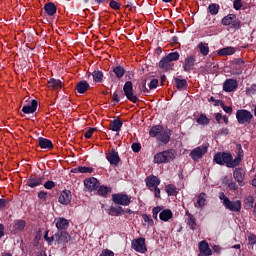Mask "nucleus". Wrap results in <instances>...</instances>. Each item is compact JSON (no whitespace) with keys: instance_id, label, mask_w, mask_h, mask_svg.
Here are the masks:
<instances>
[{"instance_id":"1","label":"nucleus","mask_w":256,"mask_h":256,"mask_svg":"<svg viewBox=\"0 0 256 256\" xmlns=\"http://www.w3.org/2000/svg\"><path fill=\"white\" fill-rule=\"evenodd\" d=\"M241 159H243V150L240 149L238 152V155L235 159H233V156L230 153L225 152H219L214 155V163H217V165H226V167H237L239 163H241Z\"/></svg>"},{"instance_id":"2","label":"nucleus","mask_w":256,"mask_h":256,"mask_svg":"<svg viewBox=\"0 0 256 256\" xmlns=\"http://www.w3.org/2000/svg\"><path fill=\"white\" fill-rule=\"evenodd\" d=\"M219 199L222 201L224 207L229 209V211H234V213H239V211H241V200L231 201L223 192L219 193Z\"/></svg>"},{"instance_id":"3","label":"nucleus","mask_w":256,"mask_h":256,"mask_svg":"<svg viewBox=\"0 0 256 256\" xmlns=\"http://www.w3.org/2000/svg\"><path fill=\"white\" fill-rule=\"evenodd\" d=\"M175 159V151L173 150H166L160 153H157L154 156V163H169V161H173Z\"/></svg>"},{"instance_id":"4","label":"nucleus","mask_w":256,"mask_h":256,"mask_svg":"<svg viewBox=\"0 0 256 256\" xmlns=\"http://www.w3.org/2000/svg\"><path fill=\"white\" fill-rule=\"evenodd\" d=\"M236 119L239 125H245V123H251L253 119V114L246 109L237 110Z\"/></svg>"},{"instance_id":"5","label":"nucleus","mask_w":256,"mask_h":256,"mask_svg":"<svg viewBox=\"0 0 256 256\" xmlns=\"http://www.w3.org/2000/svg\"><path fill=\"white\" fill-rule=\"evenodd\" d=\"M112 201L116 205H122L123 207H129L131 205V197L123 193L113 194Z\"/></svg>"},{"instance_id":"6","label":"nucleus","mask_w":256,"mask_h":256,"mask_svg":"<svg viewBox=\"0 0 256 256\" xmlns=\"http://www.w3.org/2000/svg\"><path fill=\"white\" fill-rule=\"evenodd\" d=\"M54 239L57 245H60L61 247H65V245H67V243L71 241V235H69L67 231H60L54 235Z\"/></svg>"},{"instance_id":"7","label":"nucleus","mask_w":256,"mask_h":256,"mask_svg":"<svg viewBox=\"0 0 256 256\" xmlns=\"http://www.w3.org/2000/svg\"><path fill=\"white\" fill-rule=\"evenodd\" d=\"M207 149V145H201L194 148L190 153L191 159H193V161H199V159L203 158V155L207 153Z\"/></svg>"},{"instance_id":"8","label":"nucleus","mask_w":256,"mask_h":256,"mask_svg":"<svg viewBox=\"0 0 256 256\" xmlns=\"http://www.w3.org/2000/svg\"><path fill=\"white\" fill-rule=\"evenodd\" d=\"M123 91L127 99L132 101V103L139 101V98L133 94V83H131V81L125 83Z\"/></svg>"},{"instance_id":"9","label":"nucleus","mask_w":256,"mask_h":256,"mask_svg":"<svg viewBox=\"0 0 256 256\" xmlns=\"http://www.w3.org/2000/svg\"><path fill=\"white\" fill-rule=\"evenodd\" d=\"M99 180L97 178L92 177V178H87L84 180V187L86 190L89 191V193H93V191H97L99 189Z\"/></svg>"},{"instance_id":"10","label":"nucleus","mask_w":256,"mask_h":256,"mask_svg":"<svg viewBox=\"0 0 256 256\" xmlns=\"http://www.w3.org/2000/svg\"><path fill=\"white\" fill-rule=\"evenodd\" d=\"M132 249L137 251V253H145L147 251V246L145 245V238H137L132 241Z\"/></svg>"},{"instance_id":"11","label":"nucleus","mask_w":256,"mask_h":256,"mask_svg":"<svg viewBox=\"0 0 256 256\" xmlns=\"http://www.w3.org/2000/svg\"><path fill=\"white\" fill-rule=\"evenodd\" d=\"M222 25H232L234 29H239L240 23L235 14H229L222 19Z\"/></svg>"},{"instance_id":"12","label":"nucleus","mask_w":256,"mask_h":256,"mask_svg":"<svg viewBox=\"0 0 256 256\" xmlns=\"http://www.w3.org/2000/svg\"><path fill=\"white\" fill-rule=\"evenodd\" d=\"M238 86L239 84L237 83V80L227 79L223 83V91H225V93H233V91H237Z\"/></svg>"},{"instance_id":"13","label":"nucleus","mask_w":256,"mask_h":256,"mask_svg":"<svg viewBox=\"0 0 256 256\" xmlns=\"http://www.w3.org/2000/svg\"><path fill=\"white\" fill-rule=\"evenodd\" d=\"M199 248V254L198 256H211L213 255V251L209 247V243L207 241H201L198 245Z\"/></svg>"},{"instance_id":"14","label":"nucleus","mask_w":256,"mask_h":256,"mask_svg":"<svg viewBox=\"0 0 256 256\" xmlns=\"http://www.w3.org/2000/svg\"><path fill=\"white\" fill-rule=\"evenodd\" d=\"M54 223L58 231H65V229L69 228V220L64 217L55 218Z\"/></svg>"},{"instance_id":"15","label":"nucleus","mask_w":256,"mask_h":256,"mask_svg":"<svg viewBox=\"0 0 256 256\" xmlns=\"http://www.w3.org/2000/svg\"><path fill=\"white\" fill-rule=\"evenodd\" d=\"M233 175H234L235 181H237L240 187H243L245 185V182H244L245 170L241 168H236Z\"/></svg>"},{"instance_id":"16","label":"nucleus","mask_w":256,"mask_h":256,"mask_svg":"<svg viewBox=\"0 0 256 256\" xmlns=\"http://www.w3.org/2000/svg\"><path fill=\"white\" fill-rule=\"evenodd\" d=\"M146 185L150 191H153V189L159 187V184L161 183V180L157 178L156 176H148L146 179Z\"/></svg>"},{"instance_id":"17","label":"nucleus","mask_w":256,"mask_h":256,"mask_svg":"<svg viewBox=\"0 0 256 256\" xmlns=\"http://www.w3.org/2000/svg\"><path fill=\"white\" fill-rule=\"evenodd\" d=\"M71 191L69 190H64L61 192L58 201L59 203H61V205H69V203H71Z\"/></svg>"},{"instance_id":"18","label":"nucleus","mask_w":256,"mask_h":256,"mask_svg":"<svg viewBox=\"0 0 256 256\" xmlns=\"http://www.w3.org/2000/svg\"><path fill=\"white\" fill-rule=\"evenodd\" d=\"M37 100H32L30 104L24 105L22 107V113L29 115L31 113H35L37 111Z\"/></svg>"},{"instance_id":"19","label":"nucleus","mask_w":256,"mask_h":256,"mask_svg":"<svg viewBox=\"0 0 256 256\" xmlns=\"http://www.w3.org/2000/svg\"><path fill=\"white\" fill-rule=\"evenodd\" d=\"M107 160L109 161L110 165H119V161H121V158H119V153L112 149L107 154Z\"/></svg>"},{"instance_id":"20","label":"nucleus","mask_w":256,"mask_h":256,"mask_svg":"<svg viewBox=\"0 0 256 256\" xmlns=\"http://www.w3.org/2000/svg\"><path fill=\"white\" fill-rule=\"evenodd\" d=\"M205 205H207V194L201 193L197 197V200L194 203V207H196V209H203Z\"/></svg>"},{"instance_id":"21","label":"nucleus","mask_w":256,"mask_h":256,"mask_svg":"<svg viewBox=\"0 0 256 256\" xmlns=\"http://www.w3.org/2000/svg\"><path fill=\"white\" fill-rule=\"evenodd\" d=\"M159 67L164 71H171V69H173L174 67V64L170 59H168L167 57H164L160 60Z\"/></svg>"},{"instance_id":"22","label":"nucleus","mask_w":256,"mask_h":256,"mask_svg":"<svg viewBox=\"0 0 256 256\" xmlns=\"http://www.w3.org/2000/svg\"><path fill=\"white\" fill-rule=\"evenodd\" d=\"M42 183H43V177L31 176L27 180L28 187H31L32 189L35 187H39V185H42Z\"/></svg>"},{"instance_id":"23","label":"nucleus","mask_w":256,"mask_h":256,"mask_svg":"<svg viewBox=\"0 0 256 256\" xmlns=\"http://www.w3.org/2000/svg\"><path fill=\"white\" fill-rule=\"evenodd\" d=\"M62 87H63V83L61 82V80L51 78L48 81V89H50L51 91H57V89H61Z\"/></svg>"},{"instance_id":"24","label":"nucleus","mask_w":256,"mask_h":256,"mask_svg":"<svg viewBox=\"0 0 256 256\" xmlns=\"http://www.w3.org/2000/svg\"><path fill=\"white\" fill-rule=\"evenodd\" d=\"M44 11L49 15L50 17H53L57 13V6L53 4V2H48L44 5Z\"/></svg>"},{"instance_id":"25","label":"nucleus","mask_w":256,"mask_h":256,"mask_svg":"<svg viewBox=\"0 0 256 256\" xmlns=\"http://www.w3.org/2000/svg\"><path fill=\"white\" fill-rule=\"evenodd\" d=\"M183 67L186 71H192L193 67H195V58L193 56L186 57Z\"/></svg>"},{"instance_id":"26","label":"nucleus","mask_w":256,"mask_h":256,"mask_svg":"<svg viewBox=\"0 0 256 256\" xmlns=\"http://www.w3.org/2000/svg\"><path fill=\"white\" fill-rule=\"evenodd\" d=\"M38 145L41 147V149H53V142L46 138L40 137L38 139Z\"/></svg>"},{"instance_id":"27","label":"nucleus","mask_w":256,"mask_h":256,"mask_svg":"<svg viewBox=\"0 0 256 256\" xmlns=\"http://www.w3.org/2000/svg\"><path fill=\"white\" fill-rule=\"evenodd\" d=\"M161 221H169V219L173 218V212L170 209H165L159 214Z\"/></svg>"},{"instance_id":"28","label":"nucleus","mask_w":256,"mask_h":256,"mask_svg":"<svg viewBox=\"0 0 256 256\" xmlns=\"http://www.w3.org/2000/svg\"><path fill=\"white\" fill-rule=\"evenodd\" d=\"M158 139L159 141H161V143H164L165 145H167V143H169V141L171 140V131L170 130L164 131L163 133L160 134Z\"/></svg>"},{"instance_id":"29","label":"nucleus","mask_w":256,"mask_h":256,"mask_svg":"<svg viewBox=\"0 0 256 256\" xmlns=\"http://www.w3.org/2000/svg\"><path fill=\"white\" fill-rule=\"evenodd\" d=\"M123 213H125V210L123 209V207L118 206V207H111L108 210V214L113 216H119V215H123Z\"/></svg>"},{"instance_id":"30","label":"nucleus","mask_w":256,"mask_h":256,"mask_svg":"<svg viewBox=\"0 0 256 256\" xmlns=\"http://www.w3.org/2000/svg\"><path fill=\"white\" fill-rule=\"evenodd\" d=\"M76 89L78 93L83 94L89 89V83H87V81H80L77 84Z\"/></svg>"},{"instance_id":"31","label":"nucleus","mask_w":256,"mask_h":256,"mask_svg":"<svg viewBox=\"0 0 256 256\" xmlns=\"http://www.w3.org/2000/svg\"><path fill=\"white\" fill-rule=\"evenodd\" d=\"M235 53V48L234 47H226L222 48L218 51V55L222 57H227V55H233Z\"/></svg>"},{"instance_id":"32","label":"nucleus","mask_w":256,"mask_h":256,"mask_svg":"<svg viewBox=\"0 0 256 256\" xmlns=\"http://www.w3.org/2000/svg\"><path fill=\"white\" fill-rule=\"evenodd\" d=\"M121 127H123V122L121 120H113L110 123V129L112 131H121Z\"/></svg>"},{"instance_id":"33","label":"nucleus","mask_w":256,"mask_h":256,"mask_svg":"<svg viewBox=\"0 0 256 256\" xmlns=\"http://www.w3.org/2000/svg\"><path fill=\"white\" fill-rule=\"evenodd\" d=\"M98 195H101V197H107L108 193H111V187L108 186H100L97 191Z\"/></svg>"},{"instance_id":"34","label":"nucleus","mask_w":256,"mask_h":256,"mask_svg":"<svg viewBox=\"0 0 256 256\" xmlns=\"http://www.w3.org/2000/svg\"><path fill=\"white\" fill-rule=\"evenodd\" d=\"M198 49L204 56L209 55V44L201 42L198 44Z\"/></svg>"},{"instance_id":"35","label":"nucleus","mask_w":256,"mask_h":256,"mask_svg":"<svg viewBox=\"0 0 256 256\" xmlns=\"http://www.w3.org/2000/svg\"><path fill=\"white\" fill-rule=\"evenodd\" d=\"M73 173H93V168L85 167V166H80L78 168H75L73 170Z\"/></svg>"},{"instance_id":"36","label":"nucleus","mask_w":256,"mask_h":256,"mask_svg":"<svg viewBox=\"0 0 256 256\" xmlns=\"http://www.w3.org/2000/svg\"><path fill=\"white\" fill-rule=\"evenodd\" d=\"M161 131H163V127H161L160 125L153 126L149 131L150 137H157V135H159Z\"/></svg>"},{"instance_id":"37","label":"nucleus","mask_w":256,"mask_h":256,"mask_svg":"<svg viewBox=\"0 0 256 256\" xmlns=\"http://www.w3.org/2000/svg\"><path fill=\"white\" fill-rule=\"evenodd\" d=\"M113 73L116 75L118 79H121L123 75H125V68L121 66H117L113 69Z\"/></svg>"},{"instance_id":"38","label":"nucleus","mask_w":256,"mask_h":256,"mask_svg":"<svg viewBox=\"0 0 256 256\" xmlns=\"http://www.w3.org/2000/svg\"><path fill=\"white\" fill-rule=\"evenodd\" d=\"M25 220H16L14 222V229L15 231H23V229H25Z\"/></svg>"},{"instance_id":"39","label":"nucleus","mask_w":256,"mask_h":256,"mask_svg":"<svg viewBox=\"0 0 256 256\" xmlns=\"http://www.w3.org/2000/svg\"><path fill=\"white\" fill-rule=\"evenodd\" d=\"M92 77L94 79V81L96 83H101V81H103V72L99 71V70H95L92 73Z\"/></svg>"},{"instance_id":"40","label":"nucleus","mask_w":256,"mask_h":256,"mask_svg":"<svg viewBox=\"0 0 256 256\" xmlns=\"http://www.w3.org/2000/svg\"><path fill=\"white\" fill-rule=\"evenodd\" d=\"M166 193L169 195V197L177 195V187L173 184H169L166 186Z\"/></svg>"},{"instance_id":"41","label":"nucleus","mask_w":256,"mask_h":256,"mask_svg":"<svg viewBox=\"0 0 256 256\" xmlns=\"http://www.w3.org/2000/svg\"><path fill=\"white\" fill-rule=\"evenodd\" d=\"M175 85L178 89H184V87H187V80L175 78Z\"/></svg>"},{"instance_id":"42","label":"nucleus","mask_w":256,"mask_h":256,"mask_svg":"<svg viewBox=\"0 0 256 256\" xmlns=\"http://www.w3.org/2000/svg\"><path fill=\"white\" fill-rule=\"evenodd\" d=\"M196 121L199 125H209V118L205 114H201Z\"/></svg>"},{"instance_id":"43","label":"nucleus","mask_w":256,"mask_h":256,"mask_svg":"<svg viewBox=\"0 0 256 256\" xmlns=\"http://www.w3.org/2000/svg\"><path fill=\"white\" fill-rule=\"evenodd\" d=\"M208 10L211 15H217V13H219V5L210 4Z\"/></svg>"},{"instance_id":"44","label":"nucleus","mask_w":256,"mask_h":256,"mask_svg":"<svg viewBox=\"0 0 256 256\" xmlns=\"http://www.w3.org/2000/svg\"><path fill=\"white\" fill-rule=\"evenodd\" d=\"M172 63L173 61H179V52H171L166 56Z\"/></svg>"},{"instance_id":"45","label":"nucleus","mask_w":256,"mask_h":256,"mask_svg":"<svg viewBox=\"0 0 256 256\" xmlns=\"http://www.w3.org/2000/svg\"><path fill=\"white\" fill-rule=\"evenodd\" d=\"M187 224L189 225L190 229H195L197 224L195 223V217H193V215H189L187 219Z\"/></svg>"},{"instance_id":"46","label":"nucleus","mask_w":256,"mask_h":256,"mask_svg":"<svg viewBox=\"0 0 256 256\" xmlns=\"http://www.w3.org/2000/svg\"><path fill=\"white\" fill-rule=\"evenodd\" d=\"M109 7H111V9H114V11H118V9H121V3L115 0H112L109 3Z\"/></svg>"},{"instance_id":"47","label":"nucleus","mask_w":256,"mask_h":256,"mask_svg":"<svg viewBox=\"0 0 256 256\" xmlns=\"http://www.w3.org/2000/svg\"><path fill=\"white\" fill-rule=\"evenodd\" d=\"M254 201L255 199H253V196H248L245 200L246 207H248V209H252Z\"/></svg>"},{"instance_id":"48","label":"nucleus","mask_w":256,"mask_h":256,"mask_svg":"<svg viewBox=\"0 0 256 256\" xmlns=\"http://www.w3.org/2000/svg\"><path fill=\"white\" fill-rule=\"evenodd\" d=\"M93 133H95V128H89L85 133H84V137L86 139H91V137H93Z\"/></svg>"},{"instance_id":"49","label":"nucleus","mask_w":256,"mask_h":256,"mask_svg":"<svg viewBox=\"0 0 256 256\" xmlns=\"http://www.w3.org/2000/svg\"><path fill=\"white\" fill-rule=\"evenodd\" d=\"M99 256H115V253L109 249H103Z\"/></svg>"},{"instance_id":"50","label":"nucleus","mask_w":256,"mask_h":256,"mask_svg":"<svg viewBox=\"0 0 256 256\" xmlns=\"http://www.w3.org/2000/svg\"><path fill=\"white\" fill-rule=\"evenodd\" d=\"M247 95H255L256 93V84H253L251 87L246 89Z\"/></svg>"},{"instance_id":"51","label":"nucleus","mask_w":256,"mask_h":256,"mask_svg":"<svg viewBox=\"0 0 256 256\" xmlns=\"http://www.w3.org/2000/svg\"><path fill=\"white\" fill-rule=\"evenodd\" d=\"M158 85H159V80L153 79L150 81L149 89H157Z\"/></svg>"},{"instance_id":"52","label":"nucleus","mask_w":256,"mask_h":256,"mask_svg":"<svg viewBox=\"0 0 256 256\" xmlns=\"http://www.w3.org/2000/svg\"><path fill=\"white\" fill-rule=\"evenodd\" d=\"M142 219L145 221V223H148V225H153V219L147 214L142 215Z\"/></svg>"},{"instance_id":"53","label":"nucleus","mask_w":256,"mask_h":256,"mask_svg":"<svg viewBox=\"0 0 256 256\" xmlns=\"http://www.w3.org/2000/svg\"><path fill=\"white\" fill-rule=\"evenodd\" d=\"M152 213H153L152 215L153 219H157L159 213H161V207L153 208Z\"/></svg>"},{"instance_id":"54","label":"nucleus","mask_w":256,"mask_h":256,"mask_svg":"<svg viewBox=\"0 0 256 256\" xmlns=\"http://www.w3.org/2000/svg\"><path fill=\"white\" fill-rule=\"evenodd\" d=\"M132 150L134 151V153H139L141 151V144L133 143L132 144Z\"/></svg>"},{"instance_id":"55","label":"nucleus","mask_w":256,"mask_h":256,"mask_svg":"<svg viewBox=\"0 0 256 256\" xmlns=\"http://www.w3.org/2000/svg\"><path fill=\"white\" fill-rule=\"evenodd\" d=\"M242 7H243V4L241 3V0H235L234 1V9L239 11V9H241Z\"/></svg>"},{"instance_id":"56","label":"nucleus","mask_w":256,"mask_h":256,"mask_svg":"<svg viewBox=\"0 0 256 256\" xmlns=\"http://www.w3.org/2000/svg\"><path fill=\"white\" fill-rule=\"evenodd\" d=\"M44 187H45V189H53V187H55V182H53V181H47V182L44 184Z\"/></svg>"},{"instance_id":"57","label":"nucleus","mask_w":256,"mask_h":256,"mask_svg":"<svg viewBox=\"0 0 256 256\" xmlns=\"http://www.w3.org/2000/svg\"><path fill=\"white\" fill-rule=\"evenodd\" d=\"M222 109H223V111H225V113H228L229 115H231V113H233V108L231 106L222 105Z\"/></svg>"},{"instance_id":"58","label":"nucleus","mask_w":256,"mask_h":256,"mask_svg":"<svg viewBox=\"0 0 256 256\" xmlns=\"http://www.w3.org/2000/svg\"><path fill=\"white\" fill-rule=\"evenodd\" d=\"M49 232H46L44 235V239L45 241H47L48 243H53V241H55V236L54 237H49Z\"/></svg>"},{"instance_id":"59","label":"nucleus","mask_w":256,"mask_h":256,"mask_svg":"<svg viewBox=\"0 0 256 256\" xmlns=\"http://www.w3.org/2000/svg\"><path fill=\"white\" fill-rule=\"evenodd\" d=\"M233 180H231V178L225 176L223 179H222V183L224 185H226L228 187V185L232 182Z\"/></svg>"},{"instance_id":"60","label":"nucleus","mask_w":256,"mask_h":256,"mask_svg":"<svg viewBox=\"0 0 256 256\" xmlns=\"http://www.w3.org/2000/svg\"><path fill=\"white\" fill-rule=\"evenodd\" d=\"M151 191H154V195H155V197H157L158 199L161 197V190H160L158 187L153 188V190H151Z\"/></svg>"},{"instance_id":"61","label":"nucleus","mask_w":256,"mask_h":256,"mask_svg":"<svg viewBox=\"0 0 256 256\" xmlns=\"http://www.w3.org/2000/svg\"><path fill=\"white\" fill-rule=\"evenodd\" d=\"M228 187L233 189V191H237V184L233 180L229 183Z\"/></svg>"},{"instance_id":"62","label":"nucleus","mask_w":256,"mask_h":256,"mask_svg":"<svg viewBox=\"0 0 256 256\" xmlns=\"http://www.w3.org/2000/svg\"><path fill=\"white\" fill-rule=\"evenodd\" d=\"M38 197H39L40 199H46V197H47V192H45V191H40V192L38 193Z\"/></svg>"},{"instance_id":"63","label":"nucleus","mask_w":256,"mask_h":256,"mask_svg":"<svg viewBox=\"0 0 256 256\" xmlns=\"http://www.w3.org/2000/svg\"><path fill=\"white\" fill-rule=\"evenodd\" d=\"M7 205L6 199H0V209H5V206Z\"/></svg>"},{"instance_id":"64","label":"nucleus","mask_w":256,"mask_h":256,"mask_svg":"<svg viewBox=\"0 0 256 256\" xmlns=\"http://www.w3.org/2000/svg\"><path fill=\"white\" fill-rule=\"evenodd\" d=\"M215 119L217 123H221V120L223 119V115L221 113H217Z\"/></svg>"}]
</instances>
